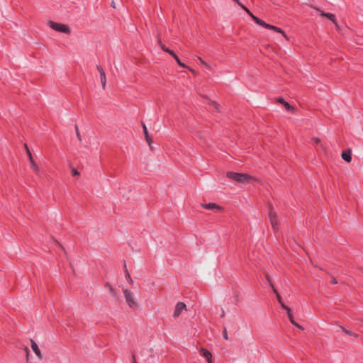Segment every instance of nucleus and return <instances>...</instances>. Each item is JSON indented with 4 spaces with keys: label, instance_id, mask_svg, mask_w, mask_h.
I'll return each instance as SVG.
<instances>
[{
    "label": "nucleus",
    "instance_id": "nucleus-1",
    "mask_svg": "<svg viewBox=\"0 0 363 363\" xmlns=\"http://www.w3.org/2000/svg\"><path fill=\"white\" fill-rule=\"evenodd\" d=\"M226 176L228 179L236 181L239 183L246 184L250 182L252 177L245 173H237L233 172H228Z\"/></svg>",
    "mask_w": 363,
    "mask_h": 363
},
{
    "label": "nucleus",
    "instance_id": "nucleus-2",
    "mask_svg": "<svg viewBox=\"0 0 363 363\" xmlns=\"http://www.w3.org/2000/svg\"><path fill=\"white\" fill-rule=\"evenodd\" d=\"M252 20L255 21V23L265 28H267V29H269V30H273L277 33H280L283 35V36L284 38H286V35L285 34V33L284 32V30L279 28V27H277V26H272V25H270V24H268L267 23H265L264 21H262V19L259 18L257 16H253V18Z\"/></svg>",
    "mask_w": 363,
    "mask_h": 363
},
{
    "label": "nucleus",
    "instance_id": "nucleus-3",
    "mask_svg": "<svg viewBox=\"0 0 363 363\" xmlns=\"http://www.w3.org/2000/svg\"><path fill=\"white\" fill-rule=\"evenodd\" d=\"M48 24L52 29L55 31L64 33L66 34H69L71 33L69 27L66 24L56 23L52 21H49Z\"/></svg>",
    "mask_w": 363,
    "mask_h": 363
},
{
    "label": "nucleus",
    "instance_id": "nucleus-4",
    "mask_svg": "<svg viewBox=\"0 0 363 363\" xmlns=\"http://www.w3.org/2000/svg\"><path fill=\"white\" fill-rule=\"evenodd\" d=\"M123 292L124 294L125 302L127 303L128 306L131 308L136 307L137 303L134 300L133 294L128 289H123Z\"/></svg>",
    "mask_w": 363,
    "mask_h": 363
},
{
    "label": "nucleus",
    "instance_id": "nucleus-5",
    "mask_svg": "<svg viewBox=\"0 0 363 363\" xmlns=\"http://www.w3.org/2000/svg\"><path fill=\"white\" fill-rule=\"evenodd\" d=\"M269 218L274 230L277 231L279 230V225L277 222V216L276 212L273 210L272 207L270 208L269 211Z\"/></svg>",
    "mask_w": 363,
    "mask_h": 363
},
{
    "label": "nucleus",
    "instance_id": "nucleus-6",
    "mask_svg": "<svg viewBox=\"0 0 363 363\" xmlns=\"http://www.w3.org/2000/svg\"><path fill=\"white\" fill-rule=\"evenodd\" d=\"M186 308V305L183 302H178L175 306V309L173 313L174 318H177L180 315L182 311Z\"/></svg>",
    "mask_w": 363,
    "mask_h": 363
},
{
    "label": "nucleus",
    "instance_id": "nucleus-7",
    "mask_svg": "<svg viewBox=\"0 0 363 363\" xmlns=\"http://www.w3.org/2000/svg\"><path fill=\"white\" fill-rule=\"evenodd\" d=\"M30 347H31V349L33 350V351L35 352V354L38 357V358L39 359H42L43 355L41 354V352L38 347V345L33 340H30Z\"/></svg>",
    "mask_w": 363,
    "mask_h": 363
},
{
    "label": "nucleus",
    "instance_id": "nucleus-8",
    "mask_svg": "<svg viewBox=\"0 0 363 363\" xmlns=\"http://www.w3.org/2000/svg\"><path fill=\"white\" fill-rule=\"evenodd\" d=\"M199 354L206 359L208 363H211L212 354L208 350L201 348L199 350Z\"/></svg>",
    "mask_w": 363,
    "mask_h": 363
},
{
    "label": "nucleus",
    "instance_id": "nucleus-9",
    "mask_svg": "<svg viewBox=\"0 0 363 363\" xmlns=\"http://www.w3.org/2000/svg\"><path fill=\"white\" fill-rule=\"evenodd\" d=\"M96 69L100 74L101 82L103 89H104L106 86V77L105 72L104 71L103 68L100 65H97Z\"/></svg>",
    "mask_w": 363,
    "mask_h": 363
},
{
    "label": "nucleus",
    "instance_id": "nucleus-10",
    "mask_svg": "<svg viewBox=\"0 0 363 363\" xmlns=\"http://www.w3.org/2000/svg\"><path fill=\"white\" fill-rule=\"evenodd\" d=\"M202 207L207 210L217 209V210L220 211L222 209V207H220V206H218L214 203H208L202 204Z\"/></svg>",
    "mask_w": 363,
    "mask_h": 363
},
{
    "label": "nucleus",
    "instance_id": "nucleus-11",
    "mask_svg": "<svg viewBox=\"0 0 363 363\" xmlns=\"http://www.w3.org/2000/svg\"><path fill=\"white\" fill-rule=\"evenodd\" d=\"M235 3H236L239 6H240L251 18H253L255 15L245 6L243 5L239 0H233Z\"/></svg>",
    "mask_w": 363,
    "mask_h": 363
},
{
    "label": "nucleus",
    "instance_id": "nucleus-12",
    "mask_svg": "<svg viewBox=\"0 0 363 363\" xmlns=\"http://www.w3.org/2000/svg\"><path fill=\"white\" fill-rule=\"evenodd\" d=\"M342 158L345 160L347 162H351L352 157H351V150H348L347 151H345L341 155Z\"/></svg>",
    "mask_w": 363,
    "mask_h": 363
},
{
    "label": "nucleus",
    "instance_id": "nucleus-13",
    "mask_svg": "<svg viewBox=\"0 0 363 363\" xmlns=\"http://www.w3.org/2000/svg\"><path fill=\"white\" fill-rule=\"evenodd\" d=\"M277 101L280 104H282L288 111L294 110V107L291 106L288 102L285 101L283 98H279Z\"/></svg>",
    "mask_w": 363,
    "mask_h": 363
},
{
    "label": "nucleus",
    "instance_id": "nucleus-14",
    "mask_svg": "<svg viewBox=\"0 0 363 363\" xmlns=\"http://www.w3.org/2000/svg\"><path fill=\"white\" fill-rule=\"evenodd\" d=\"M143 132H144V134H145V140H146L147 143H148L149 146H150L151 139H150V135L148 134L147 127H146V125L145 124H143Z\"/></svg>",
    "mask_w": 363,
    "mask_h": 363
},
{
    "label": "nucleus",
    "instance_id": "nucleus-15",
    "mask_svg": "<svg viewBox=\"0 0 363 363\" xmlns=\"http://www.w3.org/2000/svg\"><path fill=\"white\" fill-rule=\"evenodd\" d=\"M161 48L162 50L165 52H167L169 53V55H171L173 57L176 55V54L174 53V51L169 50V48H167L165 45L161 44Z\"/></svg>",
    "mask_w": 363,
    "mask_h": 363
},
{
    "label": "nucleus",
    "instance_id": "nucleus-16",
    "mask_svg": "<svg viewBox=\"0 0 363 363\" xmlns=\"http://www.w3.org/2000/svg\"><path fill=\"white\" fill-rule=\"evenodd\" d=\"M340 329L347 335H350V336H352V337H357L358 335L356 333H354L347 329H345V328L343 327H340Z\"/></svg>",
    "mask_w": 363,
    "mask_h": 363
},
{
    "label": "nucleus",
    "instance_id": "nucleus-17",
    "mask_svg": "<svg viewBox=\"0 0 363 363\" xmlns=\"http://www.w3.org/2000/svg\"><path fill=\"white\" fill-rule=\"evenodd\" d=\"M277 299L278 302L279 303V304L281 305V308H282L283 309H284V310H285L286 308H288V306H286V305L284 303V302H283V301H282V298H281V296H280V294H277Z\"/></svg>",
    "mask_w": 363,
    "mask_h": 363
},
{
    "label": "nucleus",
    "instance_id": "nucleus-18",
    "mask_svg": "<svg viewBox=\"0 0 363 363\" xmlns=\"http://www.w3.org/2000/svg\"><path fill=\"white\" fill-rule=\"evenodd\" d=\"M325 17L329 18L333 23L337 25V22H336V19H335V16L334 14L330 13H327V15H325Z\"/></svg>",
    "mask_w": 363,
    "mask_h": 363
},
{
    "label": "nucleus",
    "instance_id": "nucleus-19",
    "mask_svg": "<svg viewBox=\"0 0 363 363\" xmlns=\"http://www.w3.org/2000/svg\"><path fill=\"white\" fill-rule=\"evenodd\" d=\"M174 60H176V62H177V64L181 67H184V68H188L187 66L185 65V64H184L183 62H181V60H179V58L178 57V56L176 55L174 57Z\"/></svg>",
    "mask_w": 363,
    "mask_h": 363
},
{
    "label": "nucleus",
    "instance_id": "nucleus-20",
    "mask_svg": "<svg viewBox=\"0 0 363 363\" xmlns=\"http://www.w3.org/2000/svg\"><path fill=\"white\" fill-rule=\"evenodd\" d=\"M106 287H110V293L111 294V295L114 297H117V294L116 292V290L108 284V283H106Z\"/></svg>",
    "mask_w": 363,
    "mask_h": 363
},
{
    "label": "nucleus",
    "instance_id": "nucleus-21",
    "mask_svg": "<svg viewBox=\"0 0 363 363\" xmlns=\"http://www.w3.org/2000/svg\"><path fill=\"white\" fill-rule=\"evenodd\" d=\"M125 277L130 284H132L133 283V281L127 269L125 271Z\"/></svg>",
    "mask_w": 363,
    "mask_h": 363
},
{
    "label": "nucleus",
    "instance_id": "nucleus-22",
    "mask_svg": "<svg viewBox=\"0 0 363 363\" xmlns=\"http://www.w3.org/2000/svg\"><path fill=\"white\" fill-rule=\"evenodd\" d=\"M286 311V313H287V315H288V317H289V319L290 320V322L291 323L292 321H294V318H293V315H292V313H291V309L290 308H286L285 309Z\"/></svg>",
    "mask_w": 363,
    "mask_h": 363
},
{
    "label": "nucleus",
    "instance_id": "nucleus-23",
    "mask_svg": "<svg viewBox=\"0 0 363 363\" xmlns=\"http://www.w3.org/2000/svg\"><path fill=\"white\" fill-rule=\"evenodd\" d=\"M30 162L31 168L33 169V171H35V172H38V167L37 164L35 162V161L32 160Z\"/></svg>",
    "mask_w": 363,
    "mask_h": 363
},
{
    "label": "nucleus",
    "instance_id": "nucleus-24",
    "mask_svg": "<svg viewBox=\"0 0 363 363\" xmlns=\"http://www.w3.org/2000/svg\"><path fill=\"white\" fill-rule=\"evenodd\" d=\"M291 324L296 327H297L298 328L301 329V330H303V328L299 325L298 323H297L295 320L292 321L291 322Z\"/></svg>",
    "mask_w": 363,
    "mask_h": 363
},
{
    "label": "nucleus",
    "instance_id": "nucleus-25",
    "mask_svg": "<svg viewBox=\"0 0 363 363\" xmlns=\"http://www.w3.org/2000/svg\"><path fill=\"white\" fill-rule=\"evenodd\" d=\"M223 336L224 337L225 340H228V333H227V330L225 328H224L223 329Z\"/></svg>",
    "mask_w": 363,
    "mask_h": 363
},
{
    "label": "nucleus",
    "instance_id": "nucleus-26",
    "mask_svg": "<svg viewBox=\"0 0 363 363\" xmlns=\"http://www.w3.org/2000/svg\"><path fill=\"white\" fill-rule=\"evenodd\" d=\"M266 279H267V283L269 284V286H270L271 287H273L272 281V280L270 279V277H269V275H268V274H267V275H266Z\"/></svg>",
    "mask_w": 363,
    "mask_h": 363
},
{
    "label": "nucleus",
    "instance_id": "nucleus-27",
    "mask_svg": "<svg viewBox=\"0 0 363 363\" xmlns=\"http://www.w3.org/2000/svg\"><path fill=\"white\" fill-rule=\"evenodd\" d=\"M72 176H77V175H79V173L76 169L73 168L72 169Z\"/></svg>",
    "mask_w": 363,
    "mask_h": 363
},
{
    "label": "nucleus",
    "instance_id": "nucleus-28",
    "mask_svg": "<svg viewBox=\"0 0 363 363\" xmlns=\"http://www.w3.org/2000/svg\"><path fill=\"white\" fill-rule=\"evenodd\" d=\"M313 143L315 145L320 144V140L319 138H315L313 139Z\"/></svg>",
    "mask_w": 363,
    "mask_h": 363
},
{
    "label": "nucleus",
    "instance_id": "nucleus-29",
    "mask_svg": "<svg viewBox=\"0 0 363 363\" xmlns=\"http://www.w3.org/2000/svg\"><path fill=\"white\" fill-rule=\"evenodd\" d=\"M27 155H28V157H29V160H30V161H32V160H33V156H32V154H31V152H30V150H28Z\"/></svg>",
    "mask_w": 363,
    "mask_h": 363
},
{
    "label": "nucleus",
    "instance_id": "nucleus-30",
    "mask_svg": "<svg viewBox=\"0 0 363 363\" xmlns=\"http://www.w3.org/2000/svg\"><path fill=\"white\" fill-rule=\"evenodd\" d=\"M317 11L320 13L321 16H325L327 15V13H325L324 11L320 10L319 9H317Z\"/></svg>",
    "mask_w": 363,
    "mask_h": 363
},
{
    "label": "nucleus",
    "instance_id": "nucleus-31",
    "mask_svg": "<svg viewBox=\"0 0 363 363\" xmlns=\"http://www.w3.org/2000/svg\"><path fill=\"white\" fill-rule=\"evenodd\" d=\"M198 60H199V62H200L202 65H205V66H208L207 63H206L204 60H203L201 57H198Z\"/></svg>",
    "mask_w": 363,
    "mask_h": 363
},
{
    "label": "nucleus",
    "instance_id": "nucleus-32",
    "mask_svg": "<svg viewBox=\"0 0 363 363\" xmlns=\"http://www.w3.org/2000/svg\"><path fill=\"white\" fill-rule=\"evenodd\" d=\"M76 135L79 141H82V138L79 131L76 132Z\"/></svg>",
    "mask_w": 363,
    "mask_h": 363
},
{
    "label": "nucleus",
    "instance_id": "nucleus-33",
    "mask_svg": "<svg viewBox=\"0 0 363 363\" xmlns=\"http://www.w3.org/2000/svg\"><path fill=\"white\" fill-rule=\"evenodd\" d=\"M272 288V291L275 294L276 296H277V294H279V292L277 291V290L274 288V286H273Z\"/></svg>",
    "mask_w": 363,
    "mask_h": 363
},
{
    "label": "nucleus",
    "instance_id": "nucleus-34",
    "mask_svg": "<svg viewBox=\"0 0 363 363\" xmlns=\"http://www.w3.org/2000/svg\"><path fill=\"white\" fill-rule=\"evenodd\" d=\"M272 288V291L275 294L276 296H277V294H279V292L277 291V290L274 288V286H273Z\"/></svg>",
    "mask_w": 363,
    "mask_h": 363
},
{
    "label": "nucleus",
    "instance_id": "nucleus-35",
    "mask_svg": "<svg viewBox=\"0 0 363 363\" xmlns=\"http://www.w3.org/2000/svg\"><path fill=\"white\" fill-rule=\"evenodd\" d=\"M212 104H213V106H214V108H215L216 110H218V104H217L216 103H215V102H213V103H212Z\"/></svg>",
    "mask_w": 363,
    "mask_h": 363
},
{
    "label": "nucleus",
    "instance_id": "nucleus-36",
    "mask_svg": "<svg viewBox=\"0 0 363 363\" xmlns=\"http://www.w3.org/2000/svg\"><path fill=\"white\" fill-rule=\"evenodd\" d=\"M331 283L333 284L337 283V281L335 280V278H333V279L331 280Z\"/></svg>",
    "mask_w": 363,
    "mask_h": 363
},
{
    "label": "nucleus",
    "instance_id": "nucleus-37",
    "mask_svg": "<svg viewBox=\"0 0 363 363\" xmlns=\"http://www.w3.org/2000/svg\"><path fill=\"white\" fill-rule=\"evenodd\" d=\"M74 128H75V131H76V132L79 131V130L78 125H77V124H75V125H74Z\"/></svg>",
    "mask_w": 363,
    "mask_h": 363
},
{
    "label": "nucleus",
    "instance_id": "nucleus-38",
    "mask_svg": "<svg viewBox=\"0 0 363 363\" xmlns=\"http://www.w3.org/2000/svg\"><path fill=\"white\" fill-rule=\"evenodd\" d=\"M24 146H25V148L26 150V152H28V150H29V148H28L27 144H25Z\"/></svg>",
    "mask_w": 363,
    "mask_h": 363
},
{
    "label": "nucleus",
    "instance_id": "nucleus-39",
    "mask_svg": "<svg viewBox=\"0 0 363 363\" xmlns=\"http://www.w3.org/2000/svg\"><path fill=\"white\" fill-rule=\"evenodd\" d=\"M111 6H112L113 8H116V6H115V3H114V1H113L111 2Z\"/></svg>",
    "mask_w": 363,
    "mask_h": 363
},
{
    "label": "nucleus",
    "instance_id": "nucleus-40",
    "mask_svg": "<svg viewBox=\"0 0 363 363\" xmlns=\"http://www.w3.org/2000/svg\"><path fill=\"white\" fill-rule=\"evenodd\" d=\"M26 352L27 355H28V347L26 348Z\"/></svg>",
    "mask_w": 363,
    "mask_h": 363
},
{
    "label": "nucleus",
    "instance_id": "nucleus-41",
    "mask_svg": "<svg viewBox=\"0 0 363 363\" xmlns=\"http://www.w3.org/2000/svg\"><path fill=\"white\" fill-rule=\"evenodd\" d=\"M221 316L223 317L224 316V312H223V313H221Z\"/></svg>",
    "mask_w": 363,
    "mask_h": 363
},
{
    "label": "nucleus",
    "instance_id": "nucleus-42",
    "mask_svg": "<svg viewBox=\"0 0 363 363\" xmlns=\"http://www.w3.org/2000/svg\"><path fill=\"white\" fill-rule=\"evenodd\" d=\"M189 70L192 72H194V71L192 69H189Z\"/></svg>",
    "mask_w": 363,
    "mask_h": 363
},
{
    "label": "nucleus",
    "instance_id": "nucleus-43",
    "mask_svg": "<svg viewBox=\"0 0 363 363\" xmlns=\"http://www.w3.org/2000/svg\"><path fill=\"white\" fill-rule=\"evenodd\" d=\"M362 321L363 322V320Z\"/></svg>",
    "mask_w": 363,
    "mask_h": 363
}]
</instances>
